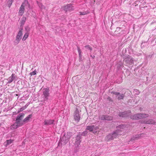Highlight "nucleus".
I'll return each instance as SVG.
<instances>
[{
  "label": "nucleus",
  "mask_w": 156,
  "mask_h": 156,
  "mask_svg": "<svg viewBox=\"0 0 156 156\" xmlns=\"http://www.w3.org/2000/svg\"><path fill=\"white\" fill-rule=\"evenodd\" d=\"M99 119L103 120H111L113 118L111 116L103 115L100 116Z\"/></svg>",
  "instance_id": "10"
},
{
  "label": "nucleus",
  "mask_w": 156,
  "mask_h": 156,
  "mask_svg": "<svg viewBox=\"0 0 156 156\" xmlns=\"http://www.w3.org/2000/svg\"><path fill=\"white\" fill-rule=\"evenodd\" d=\"M145 134L143 133H140L133 136L131 138V141L137 140L142 137H144Z\"/></svg>",
  "instance_id": "9"
},
{
  "label": "nucleus",
  "mask_w": 156,
  "mask_h": 156,
  "mask_svg": "<svg viewBox=\"0 0 156 156\" xmlns=\"http://www.w3.org/2000/svg\"><path fill=\"white\" fill-rule=\"evenodd\" d=\"M24 114L23 113L19 114L16 118V121H18L20 123H22L23 125L22 121L21 120L24 117Z\"/></svg>",
  "instance_id": "13"
},
{
  "label": "nucleus",
  "mask_w": 156,
  "mask_h": 156,
  "mask_svg": "<svg viewBox=\"0 0 156 156\" xmlns=\"http://www.w3.org/2000/svg\"><path fill=\"white\" fill-rule=\"evenodd\" d=\"M127 113V112H119V115L120 117H125L128 116L129 115V113L130 112H128V113Z\"/></svg>",
  "instance_id": "18"
},
{
  "label": "nucleus",
  "mask_w": 156,
  "mask_h": 156,
  "mask_svg": "<svg viewBox=\"0 0 156 156\" xmlns=\"http://www.w3.org/2000/svg\"><path fill=\"white\" fill-rule=\"evenodd\" d=\"M81 111H80L77 108L76 109L73 114L74 120L77 122H79L81 118Z\"/></svg>",
  "instance_id": "4"
},
{
  "label": "nucleus",
  "mask_w": 156,
  "mask_h": 156,
  "mask_svg": "<svg viewBox=\"0 0 156 156\" xmlns=\"http://www.w3.org/2000/svg\"><path fill=\"white\" fill-rule=\"evenodd\" d=\"M26 20V18L25 17H23L21 19L20 24L21 27L22 28L24 25Z\"/></svg>",
  "instance_id": "21"
},
{
  "label": "nucleus",
  "mask_w": 156,
  "mask_h": 156,
  "mask_svg": "<svg viewBox=\"0 0 156 156\" xmlns=\"http://www.w3.org/2000/svg\"><path fill=\"white\" fill-rule=\"evenodd\" d=\"M24 109H23V108H20V111H22Z\"/></svg>",
  "instance_id": "38"
},
{
  "label": "nucleus",
  "mask_w": 156,
  "mask_h": 156,
  "mask_svg": "<svg viewBox=\"0 0 156 156\" xmlns=\"http://www.w3.org/2000/svg\"><path fill=\"white\" fill-rule=\"evenodd\" d=\"M134 92H136V94H139V91L137 89H136V90H134Z\"/></svg>",
  "instance_id": "35"
},
{
  "label": "nucleus",
  "mask_w": 156,
  "mask_h": 156,
  "mask_svg": "<svg viewBox=\"0 0 156 156\" xmlns=\"http://www.w3.org/2000/svg\"><path fill=\"white\" fill-rule=\"evenodd\" d=\"M77 50L78 53H81V51L79 47H77Z\"/></svg>",
  "instance_id": "34"
},
{
  "label": "nucleus",
  "mask_w": 156,
  "mask_h": 156,
  "mask_svg": "<svg viewBox=\"0 0 156 156\" xmlns=\"http://www.w3.org/2000/svg\"><path fill=\"white\" fill-rule=\"evenodd\" d=\"M143 43H142L141 44V46H142L143 45Z\"/></svg>",
  "instance_id": "39"
},
{
  "label": "nucleus",
  "mask_w": 156,
  "mask_h": 156,
  "mask_svg": "<svg viewBox=\"0 0 156 156\" xmlns=\"http://www.w3.org/2000/svg\"><path fill=\"white\" fill-rule=\"evenodd\" d=\"M13 2V0H8L7 2L8 7L9 8Z\"/></svg>",
  "instance_id": "26"
},
{
  "label": "nucleus",
  "mask_w": 156,
  "mask_h": 156,
  "mask_svg": "<svg viewBox=\"0 0 156 156\" xmlns=\"http://www.w3.org/2000/svg\"><path fill=\"white\" fill-rule=\"evenodd\" d=\"M85 47L86 49H87L88 50H89L90 51H91L92 50V48L90 45H86L85 46Z\"/></svg>",
  "instance_id": "29"
},
{
  "label": "nucleus",
  "mask_w": 156,
  "mask_h": 156,
  "mask_svg": "<svg viewBox=\"0 0 156 156\" xmlns=\"http://www.w3.org/2000/svg\"><path fill=\"white\" fill-rule=\"evenodd\" d=\"M22 30V28H20V29L19 31L18 32L17 35L16 36V40L18 42L17 44H18L20 42V41L22 38V37L23 35Z\"/></svg>",
  "instance_id": "8"
},
{
  "label": "nucleus",
  "mask_w": 156,
  "mask_h": 156,
  "mask_svg": "<svg viewBox=\"0 0 156 156\" xmlns=\"http://www.w3.org/2000/svg\"><path fill=\"white\" fill-rule=\"evenodd\" d=\"M124 61L126 64L130 65L133 64V58L129 55H126L125 56Z\"/></svg>",
  "instance_id": "5"
},
{
  "label": "nucleus",
  "mask_w": 156,
  "mask_h": 156,
  "mask_svg": "<svg viewBox=\"0 0 156 156\" xmlns=\"http://www.w3.org/2000/svg\"><path fill=\"white\" fill-rule=\"evenodd\" d=\"M87 131H84V132H83L81 133V134H80V135L83 136H85L87 135Z\"/></svg>",
  "instance_id": "30"
},
{
  "label": "nucleus",
  "mask_w": 156,
  "mask_h": 156,
  "mask_svg": "<svg viewBox=\"0 0 156 156\" xmlns=\"http://www.w3.org/2000/svg\"><path fill=\"white\" fill-rule=\"evenodd\" d=\"M81 136L80 134H79L76 137V140L78 141H81L80 139L81 138Z\"/></svg>",
  "instance_id": "28"
},
{
  "label": "nucleus",
  "mask_w": 156,
  "mask_h": 156,
  "mask_svg": "<svg viewBox=\"0 0 156 156\" xmlns=\"http://www.w3.org/2000/svg\"><path fill=\"white\" fill-rule=\"evenodd\" d=\"M24 2H27V3H25V5H24V8L25 7L27 9H30V4L29 3L28 1L27 0H25Z\"/></svg>",
  "instance_id": "23"
},
{
  "label": "nucleus",
  "mask_w": 156,
  "mask_h": 156,
  "mask_svg": "<svg viewBox=\"0 0 156 156\" xmlns=\"http://www.w3.org/2000/svg\"><path fill=\"white\" fill-rule=\"evenodd\" d=\"M80 15H83L86 14H87L86 12H80Z\"/></svg>",
  "instance_id": "33"
},
{
  "label": "nucleus",
  "mask_w": 156,
  "mask_h": 156,
  "mask_svg": "<svg viewBox=\"0 0 156 156\" xmlns=\"http://www.w3.org/2000/svg\"><path fill=\"white\" fill-rule=\"evenodd\" d=\"M17 78V76H16L15 74L12 73L11 76L9 77L8 79H7V80H8V82L7 83V84H9L12 83L13 81L14 80H16L17 79H16Z\"/></svg>",
  "instance_id": "12"
},
{
  "label": "nucleus",
  "mask_w": 156,
  "mask_h": 156,
  "mask_svg": "<svg viewBox=\"0 0 156 156\" xmlns=\"http://www.w3.org/2000/svg\"><path fill=\"white\" fill-rule=\"evenodd\" d=\"M113 93L116 95L117 99L119 100L123 99L124 97V94H120L119 92H114Z\"/></svg>",
  "instance_id": "15"
},
{
  "label": "nucleus",
  "mask_w": 156,
  "mask_h": 156,
  "mask_svg": "<svg viewBox=\"0 0 156 156\" xmlns=\"http://www.w3.org/2000/svg\"><path fill=\"white\" fill-rule=\"evenodd\" d=\"M117 129L114 131L112 134H110L106 137L107 139L111 140L117 137L118 135H121L122 132L126 129V127L124 125H121L117 127Z\"/></svg>",
  "instance_id": "1"
},
{
  "label": "nucleus",
  "mask_w": 156,
  "mask_h": 156,
  "mask_svg": "<svg viewBox=\"0 0 156 156\" xmlns=\"http://www.w3.org/2000/svg\"><path fill=\"white\" fill-rule=\"evenodd\" d=\"M54 122V119H45L43 123L44 125H51L53 124Z\"/></svg>",
  "instance_id": "16"
},
{
  "label": "nucleus",
  "mask_w": 156,
  "mask_h": 156,
  "mask_svg": "<svg viewBox=\"0 0 156 156\" xmlns=\"http://www.w3.org/2000/svg\"><path fill=\"white\" fill-rule=\"evenodd\" d=\"M37 3L39 8L41 9V10L45 9V7L41 3L37 1Z\"/></svg>",
  "instance_id": "22"
},
{
  "label": "nucleus",
  "mask_w": 156,
  "mask_h": 156,
  "mask_svg": "<svg viewBox=\"0 0 156 156\" xmlns=\"http://www.w3.org/2000/svg\"><path fill=\"white\" fill-rule=\"evenodd\" d=\"M81 142V141H78L76 140V141L75 142V145L77 147H79V146L80 145V143Z\"/></svg>",
  "instance_id": "27"
},
{
  "label": "nucleus",
  "mask_w": 156,
  "mask_h": 156,
  "mask_svg": "<svg viewBox=\"0 0 156 156\" xmlns=\"http://www.w3.org/2000/svg\"><path fill=\"white\" fill-rule=\"evenodd\" d=\"M81 53H79V57L80 58H81V57L82 55H81Z\"/></svg>",
  "instance_id": "37"
},
{
  "label": "nucleus",
  "mask_w": 156,
  "mask_h": 156,
  "mask_svg": "<svg viewBox=\"0 0 156 156\" xmlns=\"http://www.w3.org/2000/svg\"><path fill=\"white\" fill-rule=\"evenodd\" d=\"M99 127L98 126H95L94 125L87 126L86 129L89 130L90 132H92L93 133H96L98 130Z\"/></svg>",
  "instance_id": "6"
},
{
  "label": "nucleus",
  "mask_w": 156,
  "mask_h": 156,
  "mask_svg": "<svg viewBox=\"0 0 156 156\" xmlns=\"http://www.w3.org/2000/svg\"><path fill=\"white\" fill-rule=\"evenodd\" d=\"M25 30H26L27 31V32H28V33H29V31H30V28L29 27L27 26L26 27Z\"/></svg>",
  "instance_id": "32"
},
{
  "label": "nucleus",
  "mask_w": 156,
  "mask_h": 156,
  "mask_svg": "<svg viewBox=\"0 0 156 156\" xmlns=\"http://www.w3.org/2000/svg\"><path fill=\"white\" fill-rule=\"evenodd\" d=\"M81 53H79V57L80 58H81V57L82 55H81Z\"/></svg>",
  "instance_id": "36"
},
{
  "label": "nucleus",
  "mask_w": 156,
  "mask_h": 156,
  "mask_svg": "<svg viewBox=\"0 0 156 156\" xmlns=\"http://www.w3.org/2000/svg\"><path fill=\"white\" fill-rule=\"evenodd\" d=\"M32 115L30 114L28 115L27 117L25 118L23 121H22L23 125L25 123L28 122L29 120L32 117Z\"/></svg>",
  "instance_id": "20"
},
{
  "label": "nucleus",
  "mask_w": 156,
  "mask_h": 156,
  "mask_svg": "<svg viewBox=\"0 0 156 156\" xmlns=\"http://www.w3.org/2000/svg\"><path fill=\"white\" fill-rule=\"evenodd\" d=\"M49 90L48 88H45L43 90V94L41 95V101L46 104L48 102L50 97Z\"/></svg>",
  "instance_id": "2"
},
{
  "label": "nucleus",
  "mask_w": 156,
  "mask_h": 156,
  "mask_svg": "<svg viewBox=\"0 0 156 156\" xmlns=\"http://www.w3.org/2000/svg\"><path fill=\"white\" fill-rule=\"evenodd\" d=\"M69 140V139L68 138L67 139H66V137L64 136L62 137L60 139V143H61V144L65 145Z\"/></svg>",
  "instance_id": "19"
},
{
  "label": "nucleus",
  "mask_w": 156,
  "mask_h": 156,
  "mask_svg": "<svg viewBox=\"0 0 156 156\" xmlns=\"http://www.w3.org/2000/svg\"><path fill=\"white\" fill-rule=\"evenodd\" d=\"M63 9L66 12L68 11H71L74 9V7L71 4H69L64 6Z\"/></svg>",
  "instance_id": "14"
},
{
  "label": "nucleus",
  "mask_w": 156,
  "mask_h": 156,
  "mask_svg": "<svg viewBox=\"0 0 156 156\" xmlns=\"http://www.w3.org/2000/svg\"><path fill=\"white\" fill-rule=\"evenodd\" d=\"M13 141V140H7L6 141V142L5 143V145L6 146L9 145L11 144L12 142Z\"/></svg>",
  "instance_id": "25"
},
{
  "label": "nucleus",
  "mask_w": 156,
  "mask_h": 156,
  "mask_svg": "<svg viewBox=\"0 0 156 156\" xmlns=\"http://www.w3.org/2000/svg\"><path fill=\"white\" fill-rule=\"evenodd\" d=\"M36 74V71L35 70L34 71L31 72L30 73V75L31 76L35 75Z\"/></svg>",
  "instance_id": "31"
},
{
  "label": "nucleus",
  "mask_w": 156,
  "mask_h": 156,
  "mask_svg": "<svg viewBox=\"0 0 156 156\" xmlns=\"http://www.w3.org/2000/svg\"><path fill=\"white\" fill-rule=\"evenodd\" d=\"M148 114L144 113H138L131 115L130 118L133 119H138L143 118H145L149 116Z\"/></svg>",
  "instance_id": "3"
},
{
  "label": "nucleus",
  "mask_w": 156,
  "mask_h": 156,
  "mask_svg": "<svg viewBox=\"0 0 156 156\" xmlns=\"http://www.w3.org/2000/svg\"><path fill=\"white\" fill-rule=\"evenodd\" d=\"M142 123L147 124H154L155 123V121L152 119H146L143 121Z\"/></svg>",
  "instance_id": "17"
},
{
  "label": "nucleus",
  "mask_w": 156,
  "mask_h": 156,
  "mask_svg": "<svg viewBox=\"0 0 156 156\" xmlns=\"http://www.w3.org/2000/svg\"><path fill=\"white\" fill-rule=\"evenodd\" d=\"M22 125V123H20L18 121H16L13 125L11 126L10 128L12 130H14Z\"/></svg>",
  "instance_id": "7"
},
{
  "label": "nucleus",
  "mask_w": 156,
  "mask_h": 156,
  "mask_svg": "<svg viewBox=\"0 0 156 156\" xmlns=\"http://www.w3.org/2000/svg\"><path fill=\"white\" fill-rule=\"evenodd\" d=\"M27 3V2H23L21 5L19 11V14L20 16H22L25 10L24 5H25V3Z\"/></svg>",
  "instance_id": "11"
},
{
  "label": "nucleus",
  "mask_w": 156,
  "mask_h": 156,
  "mask_svg": "<svg viewBox=\"0 0 156 156\" xmlns=\"http://www.w3.org/2000/svg\"><path fill=\"white\" fill-rule=\"evenodd\" d=\"M29 33L28 32H26L25 34L23 36V38H22V41H25L28 38V37L29 36Z\"/></svg>",
  "instance_id": "24"
}]
</instances>
